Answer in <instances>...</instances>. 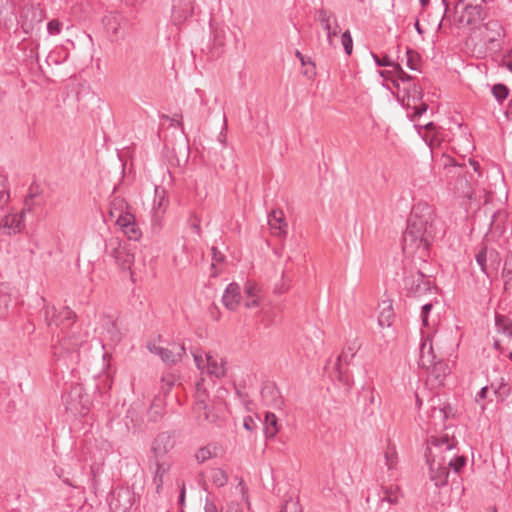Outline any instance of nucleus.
Masks as SVG:
<instances>
[{
	"instance_id": "obj_1",
	"label": "nucleus",
	"mask_w": 512,
	"mask_h": 512,
	"mask_svg": "<svg viewBox=\"0 0 512 512\" xmlns=\"http://www.w3.org/2000/svg\"><path fill=\"white\" fill-rule=\"evenodd\" d=\"M436 235V216L434 209L426 202L413 205L402 235V250L406 255H417L426 262L429 247Z\"/></svg>"
},
{
	"instance_id": "obj_2",
	"label": "nucleus",
	"mask_w": 512,
	"mask_h": 512,
	"mask_svg": "<svg viewBox=\"0 0 512 512\" xmlns=\"http://www.w3.org/2000/svg\"><path fill=\"white\" fill-rule=\"evenodd\" d=\"M457 444L458 441L455 436H450L448 433L431 435L427 439L425 459L429 468V479L436 488L447 486L450 474L446 464V456L441 454L453 450Z\"/></svg>"
},
{
	"instance_id": "obj_3",
	"label": "nucleus",
	"mask_w": 512,
	"mask_h": 512,
	"mask_svg": "<svg viewBox=\"0 0 512 512\" xmlns=\"http://www.w3.org/2000/svg\"><path fill=\"white\" fill-rule=\"evenodd\" d=\"M402 293L407 297L419 298L435 288L431 277L424 274L420 268L404 264L402 268Z\"/></svg>"
},
{
	"instance_id": "obj_4",
	"label": "nucleus",
	"mask_w": 512,
	"mask_h": 512,
	"mask_svg": "<svg viewBox=\"0 0 512 512\" xmlns=\"http://www.w3.org/2000/svg\"><path fill=\"white\" fill-rule=\"evenodd\" d=\"M422 99L423 91L418 84L412 82L403 87L402 105L412 121L421 117L428 109V105Z\"/></svg>"
},
{
	"instance_id": "obj_5",
	"label": "nucleus",
	"mask_w": 512,
	"mask_h": 512,
	"mask_svg": "<svg viewBox=\"0 0 512 512\" xmlns=\"http://www.w3.org/2000/svg\"><path fill=\"white\" fill-rule=\"evenodd\" d=\"M484 3H475L474 0L465 2L458 0L455 9L461 8V14L458 23L464 26L477 27L487 17V10L483 6Z\"/></svg>"
},
{
	"instance_id": "obj_6",
	"label": "nucleus",
	"mask_w": 512,
	"mask_h": 512,
	"mask_svg": "<svg viewBox=\"0 0 512 512\" xmlns=\"http://www.w3.org/2000/svg\"><path fill=\"white\" fill-rule=\"evenodd\" d=\"M62 400L66 411L73 415H85L89 410V396L84 392L82 385L72 386L67 393L62 395Z\"/></svg>"
},
{
	"instance_id": "obj_7",
	"label": "nucleus",
	"mask_w": 512,
	"mask_h": 512,
	"mask_svg": "<svg viewBox=\"0 0 512 512\" xmlns=\"http://www.w3.org/2000/svg\"><path fill=\"white\" fill-rule=\"evenodd\" d=\"M130 15L125 16L122 12H110L102 19L103 25L110 34L112 40L124 37L126 31L133 25Z\"/></svg>"
},
{
	"instance_id": "obj_8",
	"label": "nucleus",
	"mask_w": 512,
	"mask_h": 512,
	"mask_svg": "<svg viewBox=\"0 0 512 512\" xmlns=\"http://www.w3.org/2000/svg\"><path fill=\"white\" fill-rule=\"evenodd\" d=\"M401 496V490L398 486H381L375 494L369 491L366 502L370 503V501L375 500L377 502L376 512H389V509H384V503H387L388 506L397 505Z\"/></svg>"
},
{
	"instance_id": "obj_9",
	"label": "nucleus",
	"mask_w": 512,
	"mask_h": 512,
	"mask_svg": "<svg viewBox=\"0 0 512 512\" xmlns=\"http://www.w3.org/2000/svg\"><path fill=\"white\" fill-rule=\"evenodd\" d=\"M83 340L80 339L75 333L72 335L62 337L57 344L52 346L53 356L57 360L70 359L71 361L78 359V350L81 347Z\"/></svg>"
},
{
	"instance_id": "obj_10",
	"label": "nucleus",
	"mask_w": 512,
	"mask_h": 512,
	"mask_svg": "<svg viewBox=\"0 0 512 512\" xmlns=\"http://www.w3.org/2000/svg\"><path fill=\"white\" fill-rule=\"evenodd\" d=\"M76 319V314L69 307H63L59 312L56 311L55 307L46 308L45 310V321L49 327L55 325L59 327L62 332H66L68 328L72 326Z\"/></svg>"
},
{
	"instance_id": "obj_11",
	"label": "nucleus",
	"mask_w": 512,
	"mask_h": 512,
	"mask_svg": "<svg viewBox=\"0 0 512 512\" xmlns=\"http://www.w3.org/2000/svg\"><path fill=\"white\" fill-rule=\"evenodd\" d=\"M107 502L111 509L117 512H126L132 506V494L126 488L115 489L110 492Z\"/></svg>"
},
{
	"instance_id": "obj_12",
	"label": "nucleus",
	"mask_w": 512,
	"mask_h": 512,
	"mask_svg": "<svg viewBox=\"0 0 512 512\" xmlns=\"http://www.w3.org/2000/svg\"><path fill=\"white\" fill-rule=\"evenodd\" d=\"M195 0H172L171 20L175 25L184 23L194 12Z\"/></svg>"
},
{
	"instance_id": "obj_13",
	"label": "nucleus",
	"mask_w": 512,
	"mask_h": 512,
	"mask_svg": "<svg viewBox=\"0 0 512 512\" xmlns=\"http://www.w3.org/2000/svg\"><path fill=\"white\" fill-rule=\"evenodd\" d=\"M175 446L174 436L171 432H162L157 435L152 443L154 460H161Z\"/></svg>"
},
{
	"instance_id": "obj_14",
	"label": "nucleus",
	"mask_w": 512,
	"mask_h": 512,
	"mask_svg": "<svg viewBox=\"0 0 512 512\" xmlns=\"http://www.w3.org/2000/svg\"><path fill=\"white\" fill-rule=\"evenodd\" d=\"M455 417V411L453 406L450 403L442 402L440 398L437 399V404H434L431 407V423L436 427L437 423L434 421L436 419H439L442 423L440 425V428L442 430H447L448 426L445 424L446 420L449 418Z\"/></svg>"
},
{
	"instance_id": "obj_15",
	"label": "nucleus",
	"mask_w": 512,
	"mask_h": 512,
	"mask_svg": "<svg viewBox=\"0 0 512 512\" xmlns=\"http://www.w3.org/2000/svg\"><path fill=\"white\" fill-rule=\"evenodd\" d=\"M109 245L112 246L110 255L117 265L122 270L130 269L134 262V254L126 246H122L118 240L111 241Z\"/></svg>"
},
{
	"instance_id": "obj_16",
	"label": "nucleus",
	"mask_w": 512,
	"mask_h": 512,
	"mask_svg": "<svg viewBox=\"0 0 512 512\" xmlns=\"http://www.w3.org/2000/svg\"><path fill=\"white\" fill-rule=\"evenodd\" d=\"M21 27L25 32L32 30L35 24L42 20V10L35 7L33 4H25L20 10Z\"/></svg>"
},
{
	"instance_id": "obj_17",
	"label": "nucleus",
	"mask_w": 512,
	"mask_h": 512,
	"mask_svg": "<svg viewBox=\"0 0 512 512\" xmlns=\"http://www.w3.org/2000/svg\"><path fill=\"white\" fill-rule=\"evenodd\" d=\"M116 223L122 228V231L130 240L137 241L141 238L142 232L133 214L125 213L118 216Z\"/></svg>"
},
{
	"instance_id": "obj_18",
	"label": "nucleus",
	"mask_w": 512,
	"mask_h": 512,
	"mask_svg": "<svg viewBox=\"0 0 512 512\" xmlns=\"http://www.w3.org/2000/svg\"><path fill=\"white\" fill-rule=\"evenodd\" d=\"M485 30L488 32L487 43L497 49L502 48V39L505 37V29L500 21L492 19L484 24Z\"/></svg>"
},
{
	"instance_id": "obj_19",
	"label": "nucleus",
	"mask_w": 512,
	"mask_h": 512,
	"mask_svg": "<svg viewBox=\"0 0 512 512\" xmlns=\"http://www.w3.org/2000/svg\"><path fill=\"white\" fill-rule=\"evenodd\" d=\"M261 397L267 406L280 409L284 400L278 390L277 386L273 382H266L261 388Z\"/></svg>"
},
{
	"instance_id": "obj_20",
	"label": "nucleus",
	"mask_w": 512,
	"mask_h": 512,
	"mask_svg": "<svg viewBox=\"0 0 512 512\" xmlns=\"http://www.w3.org/2000/svg\"><path fill=\"white\" fill-rule=\"evenodd\" d=\"M165 193L166 192L164 189H162L161 192L159 191L158 188L155 189V200H154V207H153L154 214L152 217V229L154 231L160 230V228H161L160 218L165 213V211L168 207V204H169V200L166 198Z\"/></svg>"
},
{
	"instance_id": "obj_21",
	"label": "nucleus",
	"mask_w": 512,
	"mask_h": 512,
	"mask_svg": "<svg viewBox=\"0 0 512 512\" xmlns=\"http://www.w3.org/2000/svg\"><path fill=\"white\" fill-rule=\"evenodd\" d=\"M439 358L435 355L432 340L429 336L423 338L420 345V356L418 365L420 368L429 370L435 362H437Z\"/></svg>"
},
{
	"instance_id": "obj_22",
	"label": "nucleus",
	"mask_w": 512,
	"mask_h": 512,
	"mask_svg": "<svg viewBox=\"0 0 512 512\" xmlns=\"http://www.w3.org/2000/svg\"><path fill=\"white\" fill-rule=\"evenodd\" d=\"M361 344L358 342V339H354L353 341L347 343L345 348L342 350L340 355L337 358L336 368L340 377L346 372L344 370V365L347 366L351 363L352 359L356 355V352L360 349Z\"/></svg>"
},
{
	"instance_id": "obj_23",
	"label": "nucleus",
	"mask_w": 512,
	"mask_h": 512,
	"mask_svg": "<svg viewBox=\"0 0 512 512\" xmlns=\"http://www.w3.org/2000/svg\"><path fill=\"white\" fill-rule=\"evenodd\" d=\"M23 212L9 213L0 220V229L6 235L16 234L21 231L23 227Z\"/></svg>"
},
{
	"instance_id": "obj_24",
	"label": "nucleus",
	"mask_w": 512,
	"mask_h": 512,
	"mask_svg": "<svg viewBox=\"0 0 512 512\" xmlns=\"http://www.w3.org/2000/svg\"><path fill=\"white\" fill-rule=\"evenodd\" d=\"M268 224L274 236L279 238L286 236L288 224L285 221L284 214L281 210H273L268 215Z\"/></svg>"
},
{
	"instance_id": "obj_25",
	"label": "nucleus",
	"mask_w": 512,
	"mask_h": 512,
	"mask_svg": "<svg viewBox=\"0 0 512 512\" xmlns=\"http://www.w3.org/2000/svg\"><path fill=\"white\" fill-rule=\"evenodd\" d=\"M241 299V293H240V286L239 284L232 282L230 283L222 296V303L223 305L231 310L234 311L238 307Z\"/></svg>"
},
{
	"instance_id": "obj_26",
	"label": "nucleus",
	"mask_w": 512,
	"mask_h": 512,
	"mask_svg": "<svg viewBox=\"0 0 512 512\" xmlns=\"http://www.w3.org/2000/svg\"><path fill=\"white\" fill-rule=\"evenodd\" d=\"M128 75L135 83H146L149 78V66L145 61L131 63L128 66Z\"/></svg>"
},
{
	"instance_id": "obj_27",
	"label": "nucleus",
	"mask_w": 512,
	"mask_h": 512,
	"mask_svg": "<svg viewBox=\"0 0 512 512\" xmlns=\"http://www.w3.org/2000/svg\"><path fill=\"white\" fill-rule=\"evenodd\" d=\"M441 161L444 170L447 172L446 176L451 174V177H461L467 172L466 164H458L456 160L450 156L443 155Z\"/></svg>"
},
{
	"instance_id": "obj_28",
	"label": "nucleus",
	"mask_w": 512,
	"mask_h": 512,
	"mask_svg": "<svg viewBox=\"0 0 512 512\" xmlns=\"http://www.w3.org/2000/svg\"><path fill=\"white\" fill-rule=\"evenodd\" d=\"M264 434L267 439L274 438L279 431L278 418L272 412H267L264 419Z\"/></svg>"
},
{
	"instance_id": "obj_29",
	"label": "nucleus",
	"mask_w": 512,
	"mask_h": 512,
	"mask_svg": "<svg viewBox=\"0 0 512 512\" xmlns=\"http://www.w3.org/2000/svg\"><path fill=\"white\" fill-rule=\"evenodd\" d=\"M427 371L439 383H442L444 378L450 373L448 364L442 359H439L437 362H435L431 367H429V370Z\"/></svg>"
},
{
	"instance_id": "obj_30",
	"label": "nucleus",
	"mask_w": 512,
	"mask_h": 512,
	"mask_svg": "<svg viewBox=\"0 0 512 512\" xmlns=\"http://www.w3.org/2000/svg\"><path fill=\"white\" fill-rule=\"evenodd\" d=\"M206 366L207 371L211 376H215L216 378H221L225 375V368L223 361L218 363L217 359L211 355V353L206 354Z\"/></svg>"
},
{
	"instance_id": "obj_31",
	"label": "nucleus",
	"mask_w": 512,
	"mask_h": 512,
	"mask_svg": "<svg viewBox=\"0 0 512 512\" xmlns=\"http://www.w3.org/2000/svg\"><path fill=\"white\" fill-rule=\"evenodd\" d=\"M495 327L499 333H503L509 338H512V319L509 317L496 313Z\"/></svg>"
},
{
	"instance_id": "obj_32",
	"label": "nucleus",
	"mask_w": 512,
	"mask_h": 512,
	"mask_svg": "<svg viewBox=\"0 0 512 512\" xmlns=\"http://www.w3.org/2000/svg\"><path fill=\"white\" fill-rule=\"evenodd\" d=\"M335 15L325 8H320L315 12V20L318 21L324 30L334 26Z\"/></svg>"
},
{
	"instance_id": "obj_33",
	"label": "nucleus",
	"mask_w": 512,
	"mask_h": 512,
	"mask_svg": "<svg viewBox=\"0 0 512 512\" xmlns=\"http://www.w3.org/2000/svg\"><path fill=\"white\" fill-rule=\"evenodd\" d=\"M156 471L153 478V484L155 485L156 493H160L163 486V476L168 471L169 466L160 460H155Z\"/></svg>"
},
{
	"instance_id": "obj_34",
	"label": "nucleus",
	"mask_w": 512,
	"mask_h": 512,
	"mask_svg": "<svg viewBox=\"0 0 512 512\" xmlns=\"http://www.w3.org/2000/svg\"><path fill=\"white\" fill-rule=\"evenodd\" d=\"M127 208L128 207L124 199L116 197L112 200L110 204L109 215L112 218H118V216H121L122 214L129 213L128 211H126Z\"/></svg>"
},
{
	"instance_id": "obj_35",
	"label": "nucleus",
	"mask_w": 512,
	"mask_h": 512,
	"mask_svg": "<svg viewBox=\"0 0 512 512\" xmlns=\"http://www.w3.org/2000/svg\"><path fill=\"white\" fill-rule=\"evenodd\" d=\"M149 349L152 352L159 355L160 358L162 359V361H164L166 363L176 364L179 362V360H176L175 354L174 353L172 354V351L170 350L169 347L164 348V347L153 345V347L149 346Z\"/></svg>"
},
{
	"instance_id": "obj_36",
	"label": "nucleus",
	"mask_w": 512,
	"mask_h": 512,
	"mask_svg": "<svg viewBox=\"0 0 512 512\" xmlns=\"http://www.w3.org/2000/svg\"><path fill=\"white\" fill-rule=\"evenodd\" d=\"M467 457L464 455L454 454L449 459L446 457V464L449 470H453L454 473H459L466 465Z\"/></svg>"
},
{
	"instance_id": "obj_37",
	"label": "nucleus",
	"mask_w": 512,
	"mask_h": 512,
	"mask_svg": "<svg viewBox=\"0 0 512 512\" xmlns=\"http://www.w3.org/2000/svg\"><path fill=\"white\" fill-rule=\"evenodd\" d=\"M207 399H208V393H207L206 389H204L202 387L201 383H197L196 402H195V406H194L195 410L196 411L206 410L208 407Z\"/></svg>"
},
{
	"instance_id": "obj_38",
	"label": "nucleus",
	"mask_w": 512,
	"mask_h": 512,
	"mask_svg": "<svg viewBox=\"0 0 512 512\" xmlns=\"http://www.w3.org/2000/svg\"><path fill=\"white\" fill-rule=\"evenodd\" d=\"M213 36V47L215 49H222L225 46L226 32L224 27H214L210 25Z\"/></svg>"
},
{
	"instance_id": "obj_39",
	"label": "nucleus",
	"mask_w": 512,
	"mask_h": 512,
	"mask_svg": "<svg viewBox=\"0 0 512 512\" xmlns=\"http://www.w3.org/2000/svg\"><path fill=\"white\" fill-rule=\"evenodd\" d=\"M491 93L496 101L502 104L508 98L510 89L503 83H497L492 86Z\"/></svg>"
},
{
	"instance_id": "obj_40",
	"label": "nucleus",
	"mask_w": 512,
	"mask_h": 512,
	"mask_svg": "<svg viewBox=\"0 0 512 512\" xmlns=\"http://www.w3.org/2000/svg\"><path fill=\"white\" fill-rule=\"evenodd\" d=\"M394 319V311L391 304L384 307L378 317V323L381 327H390Z\"/></svg>"
},
{
	"instance_id": "obj_41",
	"label": "nucleus",
	"mask_w": 512,
	"mask_h": 512,
	"mask_svg": "<svg viewBox=\"0 0 512 512\" xmlns=\"http://www.w3.org/2000/svg\"><path fill=\"white\" fill-rule=\"evenodd\" d=\"M216 446L207 445L204 447H201L197 450L195 454V458L198 461V463H204L208 459L216 456Z\"/></svg>"
},
{
	"instance_id": "obj_42",
	"label": "nucleus",
	"mask_w": 512,
	"mask_h": 512,
	"mask_svg": "<svg viewBox=\"0 0 512 512\" xmlns=\"http://www.w3.org/2000/svg\"><path fill=\"white\" fill-rule=\"evenodd\" d=\"M211 480L217 487H223L228 482V475L221 468H214L211 471Z\"/></svg>"
},
{
	"instance_id": "obj_43",
	"label": "nucleus",
	"mask_w": 512,
	"mask_h": 512,
	"mask_svg": "<svg viewBox=\"0 0 512 512\" xmlns=\"http://www.w3.org/2000/svg\"><path fill=\"white\" fill-rule=\"evenodd\" d=\"M487 246L484 245L478 253L475 255V259L477 264L480 266L481 271L487 276L490 277V273L487 267Z\"/></svg>"
},
{
	"instance_id": "obj_44",
	"label": "nucleus",
	"mask_w": 512,
	"mask_h": 512,
	"mask_svg": "<svg viewBox=\"0 0 512 512\" xmlns=\"http://www.w3.org/2000/svg\"><path fill=\"white\" fill-rule=\"evenodd\" d=\"M406 66L411 70L419 69L420 55L417 51L413 50L410 47L406 48Z\"/></svg>"
},
{
	"instance_id": "obj_45",
	"label": "nucleus",
	"mask_w": 512,
	"mask_h": 512,
	"mask_svg": "<svg viewBox=\"0 0 512 512\" xmlns=\"http://www.w3.org/2000/svg\"><path fill=\"white\" fill-rule=\"evenodd\" d=\"M490 387L494 389V394L500 398L501 401H504L511 393V390L504 378H501V381L497 386L492 383Z\"/></svg>"
},
{
	"instance_id": "obj_46",
	"label": "nucleus",
	"mask_w": 512,
	"mask_h": 512,
	"mask_svg": "<svg viewBox=\"0 0 512 512\" xmlns=\"http://www.w3.org/2000/svg\"><path fill=\"white\" fill-rule=\"evenodd\" d=\"M10 198L9 189L7 185V178L0 174V209L8 203Z\"/></svg>"
},
{
	"instance_id": "obj_47",
	"label": "nucleus",
	"mask_w": 512,
	"mask_h": 512,
	"mask_svg": "<svg viewBox=\"0 0 512 512\" xmlns=\"http://www.w3.org/2000/svg\"><path fill=\"white\" fill-rule=\"evenodd\" d=\"M395 76L406 86L413 82V77L406 73L399 63H395L394 65Z\"/></svg>"
},
{
	"instance_id": "obj_48",
	"label": "nucleus",
	"mask_w": 512,
	"mask_h": 512,
	"mask_svg": "<svg viewBox=\"0 0 512 512\" xmlns=\"http://www.w3.org/2000/svg\"><path fill=\"white\" fill-rule=\"evenodd\" d=\"M342 45L347 55H351L353 51V40L349 30H346L341 36Z\"/></svg>"
},
{
	"instance_id": "obj_49",
	"label": "nucleus",
	"mask_w": 512,
	"mask_h": 512,
	"mask_svg": "<svg viewBox=\"0 0 512 512\" xmlns=\"http://www.w3.org/2000/svg\"><path fill=\"white\" fill-rule=\"evenodd\" d=\"M372 58L377 67H394L395 63L393 60L389 58V56L385 55L383 57H379L375 53H371Z\"/></svg>"
},
{
	"instance_id": "obj_50",
	"label": "nucleus",
	"mask_w": 512,
	"mask_h": 512,
	"mask_svg": "<svg viewBox=\"0 0 512 512\" xmlns=\"http://www.w3.org/2000/svg\"><path fill=\"white\" fill-rule=\"evenodd\" d=\"M170 350L172 351V354H175L176 360L181 361L182 358L186 355V348L183 343H171L169 345Z\"/></svg>"
},
{
	"instance_id": "obj_51",
	"label": "nucleus",
	"mask_w": 512,
	"mask_h": 512,
	"mask_svg": "<svg viewBox=\"0 0 512 512\" xmlns=\"http://www.w3.org/2000/svg\"><path fill=\"white\" fill-rule=\"evenodd\" d=\"M161 381L163 383L162 388H163L164 394H167V393H169L171 388L175 385L176 377L174 374L169 373V374L163 375Z\"/></svg>"
},
{
	"instance_id": "obj_52",
	"label": "nucleus",
	"mask_w": 512,
	"mask_h": 512,
	"mask_svg": "<svg viewBox=\"0 0 512 512\" xmlns=\"http://www.w3.org/2000/svg\"><path fill=\"white\" fill-rule=\"evenodd\" d=\"M107 332L110 335V338L113 342H119L121 340V333L115 322H109L107 327Z\"/></svg>"
},
{
	"instance_id": "obj_53",
	"label": "nucleus",
	"mask_w": 512,
	"mask_h": 512,
	"mask_svg": "<svg viewBox=\"0 0 512 512\" xmlns=\"http://www.w3.org/2000/svg\"><path fill=\"white\" fill-rule=\"evenodd\" d=\"M123 1H124L125 6L131 8V11L129 12L130 17L135 18L136 12L143 5L145 0H123Z\"/></svg>"
},
{
	"instance_id": "obj_54",
	"label": "nucleus",
	"mask_w": 512,
	"mask_h": 512,
	"mask_svg": "<svg viewBox=\"0 0 512 512\" xmlns=\"http://www.w3.org/2000/svg\"><path fill=\"white\" fill-rule=\"evenodd\" d=\"M258 291H259V289H258V286L256 283H254L252 281H247L245 283L244 293L246 294V296L248 298L258 296Z\"/></svg>"
},
{
	"instance_id": "obj_55",
	"label": "nucleus",
	"mask_w": 512,
	"mask_h": 512,
	"mask_svg": "<svg viewBox=\"0 0 512 512\" xmlns=\"http://www.w3.org/2000/svg\"><path fill=\"white\" fill-rule=\"evenodd\" d=\"M188 225L195 234L201 236L200 219L195 214L190 215Z\"/></svg>"
},
{
	"instance_id": "obj_56",
	"label": "nucleus",
	"mask_w": 512,
	"mask_h": 512,
	"mask_svg": "<svg viewBox=\"0 0 512 512\" xmlns=\"http://www.w3.org/2000/svg\"><path fill=\"white\" fill-rule=\"evenodd\" d=\"M327 33V40L330 46H333V37L338 36L340 32V27L336 18H334V26L329 28V30H325Z\"/></svg>"
},
{
	"instance_id": "obj_57",
	"label": "nucleus",
	"mask_w": 512,
	"mask_h": 512,
	"mask_svg": "<svg viewBox=\"0 0 512 512\" xmlns=\"http://www.w3.org/2000/svg\"><path fill=\"white\" fill-rule=\"evenodd\" d=\"M178 117H181V115L174 114L172 117H170L168 115L161 116V118L170 121L171 126H175V127L179 128L184 133V124L181 120L178 119Z\"/></svg>"
},
{
	"instance_id": "obj_58",
	"label": "nucleus",
	"mask_w": 512,
	"mask_h": 512,
	"mask_svg": "<svg viewBox=\"0 0 512 512\" xmlns=\"http://www.w3.org/2000/svg\"><path fill=\"white\" fill-rule=\"evenodd\" d=\"M62 24L59 20L53 19L47 24V30L50 35H57L61 32Z\"/></svg>"
},
{
	"instance_id": "obj_59",
	"label": "nucleus",
	"mask_w": 512,
	"mask_h": 512,
	"mask_svg": "<svg viewBox=\"0 0 512 512\" xmlns=\"http://www.w3.org/2000/svg\"><path fill=\"white\" fill-rule=\"evenodd\" d=\"M280 512H302L298 502L293 500H288L282 507Z\"/></svg>"
},
{
	"instance_id": "obj_60",
	"label": "nucleus",
	"mask_w": 512,
	"mask_h": 512,
	"mask_svg": "<svg viewBox=\"0 0 512 512\" xmlns=\"http://www.w3.org/2000/svg\"><path fill=\"white\" fill-rule=\"evenodd\" d=\"M433 308L432 303H426L421 307V319L424 326H428V317Z\"/></svg>"
},
{
	"instance_id": "obj_61",
	"label": "nucleus",
	"mask_w": 512,
	"mask_h": 512,
	"mask_svg": "<svg viewBox=\"0 0 512 512\" xmlns=\"http://www.w3.org/2000/svg\"><path fill=\"white\" fill-rule=\"evenodd\" d=\"M308 65L303 71V75L309 79H312L316 75V66L315 63L311 60H307Z\"/></svg>"
},
{
	"instance_id": "obj_62",
	"label": "nucleus",
	"mask_w": 512,
	"mask_h": 512,
	"mask_svg": "<svg viewBox=\"0 0 512 512\" xmlns=\"http://www.w3.org/2000/svg\"><path fill=\"white\" fill-rule=\"evenodd\" d=\"M196 367L199 370H203L204 368V360L202 358V354L199 351H191Z\"/></svg>"
},
{
	"instance_id": "obj_63",
	"label": "nucleus",
	"mask_w": 512,
	"mask_h": 512,
	"mask_svg": "<svg viewBox=\"0 0 512 512\" xmlns=\"http://www.w3.org/2000/svg\"><path fill=\"white\" fill-rule=\"evenodd\" d=\"M385 460H386V465L388 466V468L393 469L396 464L395 451H393L391 453L387 451L385 453Z\"/></svg>"
},
{
	"instance_id": "obj_64",
	"label": "nucleus",
	"mask_w": 512,
	"mask_h": 512,
	"mask_svg": "<svg viewBox=\"0 0 512 512\" xmlns=\"http://www.w3.org/2000/svg\"><path fill=\"white\" fill-rule=\"evenodd\" d=\"M204 511L205 512H220L218 510L216 504L214 503V501H212L209 498H206V500H205Z\"/></svg>"
}]
</instances>
